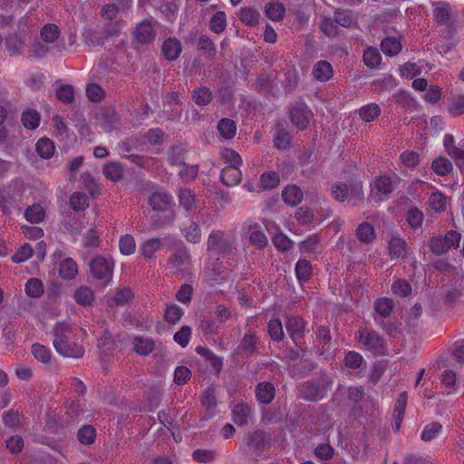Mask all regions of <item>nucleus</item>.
Wrapping results in <instances>:
<instances>
[{"label":"nucleus","mask_w":464,"mask_h":464,"mask_svg":"<svg viewBox=\"0 0 464 464\" xmlns=\"http://www.w3.org/2000/svg\"><path fill=\"white\" fill-rule=\"evenodd\" d=\"M72 327L64 322H58L53 328V345L57 353L63 357L78 359L83 356L84 349L76 343H70Z\"/></svg>","instance_id":"1"},{"label":"nucleus","mask_w":464,"mask_h":464,"mask_svg":"<svg viewBox=\"0 0 464 464\" xmlns=\"http://www.w3.org/2000/svg\"><path fill=\"white\" fill-rule=\"evenodd\" d=\"M271 435L263 430H253L246 432L239 446V450L246 455L255 457L256 459L263 457L265 452L271 449Z\"/></svg>","instance_id":"2"},{"label":"nucleus","mask_w":464,"mask_h":464,"mask_svg":"<svg viewBox=\"0 0 464 464\" xmlns=\"http://www.w3.org/2000/svg\"><path fill=\"white\" fill-rule=\"evenodd\" d=\"M332 385L329 378H322L318 382L307 381L297 387L298 397L308 401H318L326 397L327 390Z\"/></svg>","instance_id":"3"},{"label":"nucleus","mask_w":464,"mask_h":464,"mask_svg":"<svg viewBox=\"0 0 464 464\" xmlns=\"http://www.w3.org/2000/svg\"><path fill=\"white\" fill-rule=\"evenodd\" d=\"M92 276L107 285L112 278L113 262L102 256L93 258L90 263Z\"/></svg>","instance_id":"4"},{"label":"nucleus","mask_w":464,"mask_h":464,"mask_svg":"<svg viewBox=\"0 0 464 464\" xmlns=\"http://www.w3.org/2000/svg\"><path fill=\"white\" fill-rule=\"evenodd\" d=\"M232 243L224 237V232L214 230L210 233L207 242L208 251H216L218 254L226 255L231 252Z\"/></svg>","instance_id":"5"},{"label":"nucleus","mask_w":464,"mask_h":464,"mask_svg":"<svg viewBox=\"0 0 464 464\" xmlns=\"http://www.w3.org/2000/svg\"><path fill=\"white\" fill-rule=\"evenodd\" d=\"M285 325L291 339L298 345L299 342L304 338L305 329L304 319L298 315H287L285 316Z\"/></svg>","instance_id":"6"},{"label":"nucleus","mask_w":464,"mask_h":464,"mask_svg":"<svg viewBox=\"0 0 464 464\" xmlns=\"http://www.w3.org/2000/svg\"><path fill=\"white\" fill-rule=\"evenodd\" d=\"M360 341L372 351H380L385 345V340L379 335L375 331L360 329L359 330Z\"/></svg>","instance_id":"7"},{"label":"nucleus","mask_w":464,"mask_h":464,"mask_svg":"<svg viewBox=\"0 0 464 464\" xmlns=\"http://www.w3.org/2000/svg\"><path fill=\"white\" fill-rule=\"evenodd\" d=\"M133 34L140 44H148L154 41L156 32L150 21L143 20L137 24Z\"/></svg>","instance_id":"8"},{"label":"nucleus","mask_w":464,"mask_h":464,"mask_svg":"<svg viewBox=\"0 0 464 464\" xmlns=\"http://www.w3.org/2000/svg\"><path fill=\"white\" fill-rule=\"evenodd\" d=\"M179 246L176 248L175 252L169 258V265L171 269H174L175 272L182 271L183 266L188 263L190 255L187 249V247L182 244V242H179Z\"/></svg>","instance_id":"9"},{"label":"nucleus","mask_w":464,"mask_h":464,"mask_svg":"<svg viewBox=\"0 0 464 464\" xmlns=\"http://www.w3.org/2000/svg\"><path fill=\"white\" fill-rule=\"evenodd\" d=\"M310 111L304 103H297L291 109L290 119L298 129L304 130L309 123Z\"/></svg>","instance_id":"10"},{"label":"nucleus","mask_w":464,"mask_h":464,"mask_svg":"<svg viewBox=\"0 0 464 464\" xmlns=\"http://www.w3.org/2000/svg\"><path fill=\"white\" fill-rule=\"evenodd\" d=\"M233 420L237 426H246L253 420V411L245 403H238L233 409Z\"/></svg>","instance_id":"11"},{"label":"nucleus","mask_w":464,"mask_h":464,"mask_svg":"<svg viewBox=\"0 0 464 464\" xmlns=\"http://www.w3.org/2000/svg\"><path fill=\"white\" fill-rule=\"evenodd\" d=\"M182 50L181 43L176 38H168L161 46V53L169 62L179 58Z\"/></svg>","instance_id":"12"},{"label":"nucleus","mask_w":464,"mask_h":464,"mask_svg":"<svg viewBox=\"0 0 464 464\" xmlns=\"http://www.w3.org/2000/svg\"><path fill=\"white\" fill-rule=\"evenodd\" d=\"M149 204L153 210L164 212L172 204V198L165 192L156 191L150 197Z\"/></svg>","instance_id":"13"},{"label":"nucleus","mask_w":464,"mask_h":464,"mask_svg":"<svg viewBox=\"0 0 464 464\" xmlns=\"http://www.w3.org/2000/svg\"><path fill=\"white\" fill-rule=\"evenodd\" d=\"M242 174L238 167L227 166L225 167L220 175L221 182L227 187H233L241 181Z\"/></svg>","instance_id":"14"},{"label":"nucleus","mask_w":464,"mask_h":464,"mask_svg":"<svg viewBox=\"0 0 464 464\" xmlns=\"http://www.w3.org/2000/svg\"><path fill=\"white\" fill-rule=\"evenodd\" d=\"M98 121L105 132H111L118 122L119 118L113 109L107 108L99 114Z\"/></svg>","instance_id":"15"},{"label":"nucleus","mask_w":464,"mask_h":464,"mask_svg":"<svg viewBox=\"0 0 464 464\" xmlns=\"http://www.w3.org/2000/svg\"><path fill=\"white\" fill-rule=\"evenodd\" d=\"M275 387L271 382H260L256 388L257 401L263 404H269L275 398Z\"/></svg>","instance_id":"16"},{"label":"nucleus","mask_w":464,"mask_h":464,"mask_svg":"<svg viewBox=\"0 0 464 464\" xmlns=\"http://www.w3.org/2000/svg\"><path fill=\"white\" fill-rule=\"evenodd\" d=\"M282 198L285 204L295 207L303 199V192L295 185L286 187L282 193Z\"/></svg>","instance_id":"17"},{"label":"nucleus","mask_w":464,"mask_h":464,"mask_svg":"<svg viewBox=\"0 0 464 464\" xmlns=\"http://www.w3.org/2000/svg\"><path fill=\"white\" fill-rule=\"evenodd\" d=\"M5 44L11 55H20L24 49V41L15 33L5 37Z\"/></svg>","instance_id":"18"},{"label":"nucleus","mask_w":464,"mask_h":464,"mask_svg":"<svg viewBox=\"0 0 464 464\" xmlns=\"http://www.w3.org/2000/svg\"><path fill=\"white\" fill-rule=\"evenodd\" d=\"M191 99L197 105L206 106L213 100V93L208 87L201 85L193 90Z\"/></svg>","instance_id":"19"},{"label":"nucleus","mask_w":464,"mask_h":464,"mask_svg":"<svg viewBox=\"0 0 464 464\" xmlns=\"http://www.w3.org/2000/svg\"><path fill=\"white\" fill-rule=\"evenodd\" d=\"M133 350L140 355H148L154 350L155 343L150 338L136 336L133 341Z\"/></svg>","instance_id":"20"},{"label":"nucleus","mask_w":464,"mask_h":464,"mask_svg":"<svg viewBox=\"0 0 464 464\" xmlns=\"http://www.w3.org/2000/svg\"><path fill=\"white\" fill-rule=\"evenodd\" d=\"M356 236L360 242L370 244L375 239V229L372 224L363 222L358 226Z\"/></svg>","instance_id":"21"},{"label":"nucleus","mask_w":464,"mask_h":464,"mask_svg":"<svg viewBox=\"0 0 464 464\" xmlns=\"http://www.w3.org/2000/svg\"><path fill=\"white\" fill-rule=\"evenodd\" d=\"M393 301L390 298H379L374 303V311L378 314V318H388L393 310Z\"/></svg>","instance_id":"22"},{"label":"nucleus","mask_w":464,"mask_h":464,"mask_svg":"<svg viewBox=\"0 0 464 464\" xmlns=\"http://www.w3.org/2000/svg\"><path fill=\"white\" fill-rule=\"evenodd\" d=\"M218 130L220 136L226 140L232 139L237 131L236 122L228 118H223L218 122Z\"/></svg>","instance_id":"23"},{"label":"nucleus","mask_w":464,"mask_h":464,"mask_svg":"<svg viewBox=\"0 0 464 464\" xmlns=\"http://www.w3.org/2000/svg\"><path fill=\"white\" fill-rule=\"evenodd\" d=\"M196 352L202 355L208 362H209L217 373L221 371L223 367L222 359L217 356L212 351L203 346H198L196 348Z\"/></svg>","instance_id":"24"},{"label":"nucleus","mask_w":464,"mask_h":464,"mask_svg":"<svg viewBox=\"0 0 464 464\" xmlns=\"http://www.w3.org/2000/svg\"><path fill=\"white\" fill-rule=\"evenodd\" d=\"M313 74L315 79L326 82L333 76V68L326 61H319L314 67Z\"/></svg>","instance_id":"25"},{"label":"nucleus","mask_w":464,"mask_h":464,"mask_svg":"<svg viewBox=\"0 0 464 464\" xmlns=\"http://www.w3.org/2000/svg\"><path fill=\"white\" fill-rule=\"evenodd\" d=\"M103 174L114 182L120 181L123 177V167L119 162L111 161L104 165Z\"/></svg>","instance_id":"26"},{"label":"nucleus","mask_w":464,"mask_h":464,"mask_svg":"<svg viewBox=\"0 0 464 464\" xmlns=\"http://www.w3.org/2000/svg\"><path fill=\"white\" fill-rule=\"evenodd\" d=\"M78 273L76 263L70 257L65 258L60 264L59 275L66 280L75 277Z\"/></svg>","instance_id":"27"},{"label":"nucleus","mask_w":464,"mask_h":464,"mask_svg":"<svg viewBox=\"0 0 464 464\" xmlns=\"http://www.w3.org/2000/svg\"><path fill=\"white\" fill-rule=\"evenodd\" d=\"M197 49H198V51L203 53L205 55H207L210 59H214L217 54V49H216L215 44L207 35H201L198 38Z\"/></svg>","instance_id":"28"},{"label":"nucleus","mask_w":464,"mask_h":464,"mask_svg":"<svg viewBox=\"0 0 464 464\" xmlns=\"http://www.w3.org/2000/svg\"><path fill=\"white\" fill-rule=\"evenodd\" d=\"M406 249L407 244L402 238L392 237L389 242V252L392 258L404 257Z\"/></svg>","instance_id":"29"},{"label":"nucleus","mask_w":464,"mask_h":464,"mask_svg":"<svg viewBox=\"0 0 464 464\" xmlns=\"http://www.w3.org/2000/svg\"><path fill=\"white\" fill-rule=\"evenodd\" d=\"M381 49L386 55L394 56L401 52V44L395 37H386L382 41Z\"/></svg>","instance_id":"30"},{"label":"nucleus","mask_w":464,"mask_h":464,"mask_svg":"<svg viewBox=\"0 0 464 464\" xmlns=\"http://www.w3.org/2000/svg\"><path fill=\"white\" fill-rule=\"evenodd\" d=\"M40 34L45 44H53L60 36V29L54 24H47L42 27Z\"/></svg>","instance_id":"31"},{"label":"nucleus","mask_w":464,"mask_h":464,"mask_svg":"<svg viewBox=\"0 0 464 464\" xmlns=\"http://www.w3.org/2000/svg\"><path fill=\"white\" fill-rule=\"evenodd\" d=\"M162 246V239L160 237L146 240L140 246V254L146 258H152L155 252Z\"/></svg>","instance_id":"32"},{"label":"nucleus","mask_w":464,"mask_h":464,"mask_svg":"<svg viewBox=\"0 0 464 464\" xmlns=\"http://www.w3.org/2000/svg\"><path fill=\"white\" fill-rule=\"evenodd\" d=\"M432 170L439 176H446L452 170L451 161L445 157H438L431 164Z\"/></svg>","instance_id":"33"},{"label":"nucleus","mask_w":464,"mask_h":464,"mask_svg":"<svg viewBox=\"0 0 464 464\" xmlns=\"http://www.w3.org/2000/svg\"><path fill=\"white\" fill-rule=\"evenodd\" d=\"M267 332L269 334L270 338L275 342H280L285 337L283 324L279 318H272L268 322Z\"/></svg>","instance_id":"34"},{"label":"nucleus","mask_w":464,"mask_h":464,"mask_svg":"<svg viewBox=\"0 0 464 464\" xmlns=\"http://www.w3.org/2000/svg\"><path fill=\"white\" fill-rule=\"evenodd\" d=\"M37 154L43 159H50L54 152V144L48 138H42L36 143Z\"/></svg>","instance_id":"35"},{"label":"nucleus","mask_w":464,"mask_h":464,"mask_svg":"<svg viewBox=\"0 0 464 464\" xmlns=\"http://www.w3.org/2000/svg\"><path fill=\"white\" fill-rule=\"evenodd\" d=\"M312 265L306 259H299L295 265L296 277L300 282L307 281L312 276Z\"/></svg>","instance_id":"36"},{"label":"nucleus","mask_w":464,"mask_h":464,"mask_svg":"<svg viewBox=\"0 0 464 464\" xmlns=\"http://www.w3.org/2000/svg\"><path fill=\"white\" fill-rule=\"evenodd\" d=\"M31 352L38 362L42 363H48L51 362L52 354L48 347L36 343L32 345Z\"/></svg>","instance_id":"37"},{"label":"nucleus","mask_w":464,"mask_h":464,"mask_svg":"<svg viewBox=\"0 0 464 464\" xmlns=\"http://www.w3.org/2000/svg\"><path fill=\"white\" fill-rule=\"evenodd\" d=\"M227 26V16L222 11L216 12L209 21V28L216 34H221Z\"/></svg>","instance_id":"38"},{"label":"nucleus","mask_w":464,"mask_h":464,"mask_svg":"<svg viewBox=\"0 0 464 464\" xmlns=\"http://www.w3.org/2000/svg\"><path fill=\"white\" fill-rule=\"evenodd\" d=\"M75 301L82 305L92 304L94 301V295L91 288L87 286L79 287L74 293Z\"/></svg>","instance_id":"39"},{"label":"nucleus","mask_w":464,"mask_h":464,"mask_svg":"<svg viewBox=\"0 0 464 464\" xmlns=\"http://www.w3.org/2000/svg\"><path fill=\"white\" fill-rule=\"evenodd\" d=\"M256 350V336L254 334H246L237 347L238 353L251 355Z\"/></svg>","instance_id":"40"},{"label":"nucleus","mask_w":464,"mask_h":464,"mask_svg":"<svg viewBox=\"0 0 464 464\" xmlns=\"http://www.w3.org/2000/svg\"><path fill=\"white\" fill-rule=\"evenodd\" d=\"M381 114V109L376 103H370L359 110L360 117L366 122L374 121Z\"/></svg>","instance_id":"41"},{"label":"nucleus","mask_w":464,"mask_h":464,"mask_svg":"<svg viewBox=\"0 0 464 464\" xmlns=\"http://www.w3.org/2000/svg\"><path fill=\"white\" fill-rule=\"evenodd\" d=\"M280 179L275 171H266L260 177V184L265 190H270L279 185Z\"/></svg>","instance_id":"42"},{"label":"nucleus","mask_w":464,"mask_h":464,"mask_svg":"<svg viewBox=\"0 0 464 464\" xmlns=\"http://www.w3.org/2000/svg\"><path fill=\"white\" fill-rule=\"evenodd\" d=\"M333 18L334 19L337 25L344 28L350 27L353 23L352 12L341 8H338L334 11Z\"/></svg>","instance_id":"43"},{"label":"nucleus","mask_w":464,"mask_h":464,"mask_svg":"<svg viewBox=\"0 0 464 464\" xmlns=\"http://www.w3.org/2000/svg\"><path fill=\"white\" fill-rule=\"evenodd\" d=\"M77 438L82 444L91 445L96 438V430L91 425H84L77 433Z\"/></svg>","instance_id":"44"},{"label":"nucleus","mask_w":464,"mask_h":464,"mask_svg":"<svg viewBox=\"0 0 464 464\" xmlns=\"http://www.w3.org/2000/svg\"><path fill=\"white\" fill-rule=\"evenodd\" d=\"M319 27L320 30L328 37L334 38L339 34L338 25L334 18L324 17Z\"/></svg>","instance_id":"45"},{"label":"nucleus","mask_w":464,"mask_h":464,"mask_svg":"<svg viewBox=\"0 0 464 464\" xmlns=\"http://www.w3.org/2000/svg\"><path fill=\"white\" fill-rule=\"evenodd\" d=\"M44 285L38 278H30L25 285V292L28 296L38 298L44 294Z\"/></svg>","instance_id":"46"},{"label":"nucleus","mask_w":464,"mask_h":464,"mask_svg":"<svg viewBox=\"0 0 464 464\" xmlns=\"http://www.w3.org/2000/svg\"><path fill=\"white\" fill-rule=\"evenodd\" d=\"M183 314L184 311L177 304H172L166 307L164 319L170 324H176Z\"/></svg>","instance_id":"47"},{"label":"nucleus","mask_w":464,"mask_h":464,"mask_svg":"<svg viewBox=\"0 0 464 464\" xmlns=\"http://www.w3.org/2000/svg\"><path fill=\"white\" fill-rule=\"evenodd\" d=\"M217 452L213 450L198 449L192 453V458L198 463H209L217 459Z\"/></svg>","instance_id":"48"},{"label":"nucleus","mask_w":464,"mask_h":464,"mask_svg":"<svg viewBox=\"0 0 464 464\" xmlns=\"http://www.w3.org/2000/svg\"><path fill=\"white\" fill-rule=\"evenodd\" d=\"M266 14L273 21H279L283 18L285 9L281 3H269L266 5Z\"/></svg>","instance_id":"49"},{"label":"nucleus","mask_w":464,"mask_h":464,"mask_svg":"<svg viewBox=\"0 0 464 464\" xmlns=\"http://www.w3.org/2000/svg\"><path fill=\"white\" fill-rule=\"evenodd\" d=\"M25 218L31 223H38L44 218V210L41 205L34 204L26 208Z\"/></svg>","instance_id":"50"},{"label":"nucleus","mask_w":464,"mask_h":464,"mask_svg":"<svg viewBox=\"0 0 464 464\" xmlns=\"http://www.w3.org/2000/svg\"><path fill=\"white\" fill-rule=\"evenodd\" d=\"M429 202L430 208L436 212H443L447 208V198L440 191L431 193Z\"/></svg>","instance_id":"51"},{"label":"nucleus","mask_w":464,"mask_h":464,"mask_svg":"<svg viewBox=\"0 0 464 464\" xmlns=\"http://www.w3.org/2000/svg\"><path fill=\"white\" fill-rule=\"evenodd\" d=\"M183 236L190 243H198L201 239V230L198 223L191 221L190 225L183 229Z\"/></svg>","instance_id":"52"},{"label":"nucleus","mask_w":464,"mask_h":464,"mask_svg":"<svg viewBox=\"0 0 464 464\" xmlns=\"http://www.w3.org/2000/svg\"><path fill=\"white\" fill-rule=\"evenodd\" d=\"M133 298V293L130 288H121L117 290L111 303H109L110 306L115 304L121 306L128 304Z\"/></svg>","instance_id":"53"},{"label":"nucleus","mask_w":464,"mask_h":464,"mask_svg":"<svg viewBox=\"0 0 464 464\" xmlns=\"http://www.w3.org/2000/svg\"><path fill=\"white\" fill-rule=\"evenodd\" d=\"M56 97L63 103L69 104L74 101V89L70 84H63L56 90Z\"/></svg>","instance_id":"54"},{"label":"nucleus","mask_w":464,"mask_h":464,"mask_svg":"<svg viewBox=\"0 0 464 464\" xmlns=\"http://www.w3.org/2000/svg\"><path fill=\"white\" fill-rule=\"evenodd\" d=\"M22 122L24 126L30 130H34L40 122V114L35 110H28L22 115Z\"/></svg>","instance_id":"55"},{"label":"nucleus","mask_w":464,"mask_h":464,"mask_svg":"<svg viewBox=\"0 0 464 464\" xmlns=\"http://www.w3.org/2000/svg\"><path fill=\"white\" fill-rule=\"evenodd\" d=\"M442 430V425L438 421H433L427 424L420 435L423 441H430L433 440Z\"/></svg>","instance_id":"56"},{"label":"nucleus","mask_w":464,"mask_h":464,"mask_svg":"<svg viewBox=\"0 0 464 464\" xmlns=\"http://www.w3.org/2000/svg\"><path fill=\"white\" fill-rule=\"evenodd\" d=\"M86 95L91 102H100L105 96V91L98 83H89L86 86Z\"/></svg>","instance_id":"57"},{"label":"nucleus","mask_w":464,"mask_h":464,"mask_svg":"<svg viewBox=\"0 0 464 464\" xmlns=\"http://www.w3.org/2000/svg\"><path fill=\"white\" fill-rule=\"evenodd\" d=\"M121 253L124 256H130L135 252L136 245L134 237L131 235L122 236L119 242Z\"/></svg>","instance_id":"58"},{"label":"nucleus","mask_w":464,"mask_h":464,"mask_svg":"<svg viewBox=\"0 0 464 464\" xmlns=\"http://www.w3.org/2000/svg\"><path fill=\"white\" fill-rule=\"evenodd\" d=\"M349 188L348 202L353 206L357 205L363 199V189L361 182L353 184Z\"/></svg>","instance_id":"59"},{"label":"nucleus","mask_w":464,"mask_h":464,"mask_svg":"<svg viewBox=\"0 0 464 464\" xmlns=\"http://www.w3.org/2000/svg\"><path fill=\"white\" fill-rule=\"evenodd\" d=\"M433 13L435 21L441 25L447 24L450 19V7L446 3H443L442 6L436 7Z\"/></svg>","instance_id":"60"},{"label":"nucleus","mask_w":464,"mask_h":464,"mask_svg":"<svg viewBox=\"0 0 464 464\" xmlns=\"http://www.w3.org/2000/svg\"><path fill=\"white\" fill-rule=\"evenodd\" d=\"M87 196L83 193H73L69 200L70 206L75 211H82L88 207Z\"/></svg>","instance_id":"61"},{"label":"nucleus","mask_w":464,"mask_h":464,"mask_svg":"<svg viewBox=\"0 0 464 464\" xmlns=\"http://www.w3.org/2000/svg\"><path fill=\"white\" fill-rule=\"evenodd\" d=\"M381 55L376 49L368 48L363 53V62L369 68H376L381 63Z\"/></svg>","instance_id":"62"},{"label":"nucleus","mask_w":464,"mask_h":464,"mask_svg":"<svg viewBox=\"0 0 464 464\" xmlns=\"http://www.w3.org/2000/svg\"><path fill=\"white\" fill-rule=\"evenodd\" d=\"M50 51L51 47H49L47 44L38 40L32 44L28 50L30 54L36 59L44 58Z\"/></svg>","instance_id":"63"},{"label":"nucleus","mask_w":464,"mask_h":464,"mask_svg":"<svg viewBox=\"0 0 464 464\" xmlns=\"http://www.w3.org/2000/svg\"><path fill=\"white\" fill-rule=\"evenodd\" d=\"M260 14L253 8H245L240 12V20L250 26L258 24Z\"/></svg>","instance_id":"64"}]
</instances>
